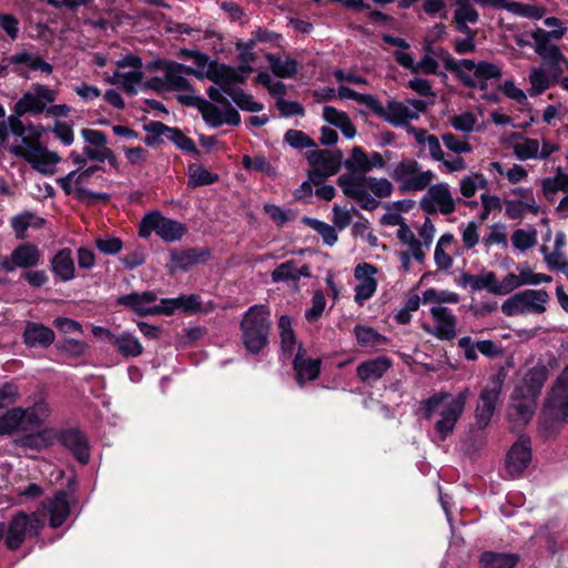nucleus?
Listing matches in <instances>:
<instances>
[{"label":"nucleus","mask_w":568,"mask_h":568,"mask_svg":"<svg viewBox=\"0 0 568 568\" xmlns=\"http://www.w3.org/2000/svg\"><path fill=\"white\" fill-rule=\"evenodd\" d=\"M377 273V267L367 262L359 263L355 266L354 278L356 285L354 287V301L358 305H364V303L376 293L378 285L376 280Z\"/></svg>","instance_id":"obj_21"},{"label":"nucleus","mask_w":568,"mask_h":568,"mask_svg":"<svg viewBox=\"0 0 568 568\" xmlns=\"http://www.w3.org/2000/svg\"><path fill=\"white\" fill-rule=\"evenodd\" d=\"M49 523L52 528L60 527L69 517L70 507L65 491H58L48 501Z\"/></svg>","instance_id":"obj_35"},{"label":"nucleus","mask_w":568,"mask_h":568,"mask_svg":"<svg viewBox=\"0 0 568 568\" xmlns=\"http://www.w3.org/2000/svg\"><path fill=\"white\" fill-rule=\"evenodd\" d=\"M209 256L210 252L203 248L173 250L170 253V261L174 270L186 271L193 265L205 262Z\"/></svg>","instance_id":"obj_31"},{"label":"nucleus","mask_w":568,"mask_h":568,"mask_svg":"<svg viewBox=\"0 0 568 568\" xmlns=\"http://www.w3.org/2000/svg\"><path fill=\"white\" fill-rule=\"evenodd\" d=\"M22 407L8 409L0 416V436H10L17 432H28Z\"/></svg>","instance_id":"obj_39"},{"label":"nucleus","mask_w":568,"mask_h":568,"mask_svg":"<svg viewBox=\"0 0 568 568\" xmlns=\"http://www.w3.org/2000/svg\"><path fill=\"white\" fill-rule=\"evenodd\" d=\"M221 89L229 94L234 103L243 111L260 112L264 109V105L255 101L252 94L245 93L242 90H232L231 87H229L227 79L221 83Z\"/></svg>","instance_id":"obj_45"},{"label":"nucleus","mask_w":568,"mask_h":568,"mask_svg":"<svg viewBox=\"0 0 568 568\" xmlns=\"http://www.w3.org/2000/svg\"><path fill=\"white\" fill-rule=\"evenodd\" d=\"M519 561L515 554L485 552L480 558L481 568H514Z\"/></svg>","instance_id":"obj_54"},{"label":"nucleus","mask_w":568,"mask_h":568,"mask_svg":"<svg viewBox=\"0 0 568 568\" xmlns=\"http://www.w3.org/2000/svg\"><path fill=\"white\" fill-rule=\"evenodd\" d=\"M469 394L468 388L462 389L456 396L447 392H438L419 403L423 418L435 419L434 429L439 440L444 442L453 434L465 410Z\"/></svg>","instance_id":"obj_1"},{"label":"nucleus","mask_w":568,"mask_h":568,"mask_svg":"<svg viewBox=\"0 0 568 568\" xmlns=\"http://www.w3.org/2000/svg\"><path fill=\"white\" fill-rule=\"evenodd\" d=\"M51 270L62 282L73 280L75 276V266L71 250H60L51 261Z\"/></svg>","instance_id":"obj_36"},{"label":"nucleus","mask_w":568,"mask_h":568,"mask_svg":"<svg viewBox=\"0 0 568 568\" xmlns=\"http://www.w3.org/2000/svg\"><path fill=\"white\" fill-rule=\"evenodd\" d=\"M62 444L73 454L82 464L90 459V448L87 437L78 429H69L62 434Z\"/></svg>","instance_id":"obj_32"},{"label":"nucleus","mask_w":568,"mask_h":568,"mask_svg":"<svg viewBox=\"0 0 568 568\" xmlns=\"http://www.w3.org/2000/svg\"><path fill=\"white\" fill-rule=\"evenodd\" d=\"M255 82L265 87L270 95L275 98L276 101L283 100L286 94V85L282 81L273 80L272 75L266 71L258 72Z\"/></svg>","instance_id":"obj_63"},{"label":"nucleus","mask_w":568,"mask_h":568,"mask_svg":"<svg viewBox=\"0 0 568 568\" xmlns=\"http://www.w3.org/2000/svg\"><path fill=\"white\" fill-rule=\"evenodd\" d=\"M99 169V165H91L82 170H73L60 178L58 184L67 194H74L79 200H85V194H92V191L85 189L84 185Z\"/></svg>","instance_id":"obj_26"},{"label":"nucleus","mask_w":568,"mask_h":568,"mask_svg":"<svg viewBox=\"0 0 568 568\" xmlns=\"http://www.w3.org/2000/svg\"><path fill=\"white\" fill-rule=\"evenodd\" d=\"M424 109L425 103L420 100H408L407 102L389 101L384 106L376 99L375 106H372V111L395 126H404L409 121L418 119Z\"/></svg>","instance_id":"obj_14"},{"label":"nucleus","mask_w":568,"mask_h":568,"mask_svg":"<svg viewBox=\"0 0 568 568\" xmlns=\"http://www.w3.org/2000/svg\"><path fill=\"white\" fill-rule=\"evenodd\" d=\"M459 301V294L449 290L427 288L423 292V304H430L432 306L457 304Z\"/></svg>","instance_id":"obj_53"},{"label":"nucleus","mask_w":568,"mask_h":568,"mask_svg":"<svg viewBox=\"0 0 568 568\" xmlns=\"http://www.w3.org/2000/svg\"><path fill=\"white\" fill-rule=\"evenodd\" d=\"M558 151L559 144L546 138L532 139L520 136L513 143V153L519 161H546Z\"/></svg>","instance_id":"obj_15"},{"label":"nucleus","mask_w":568,"mask_h":568,"mask_svg":"<svg viewBox=\"0 0 568 568\" xmlns=\"http://www.w3.org/2000/svg\"><path fill=\"white\" fill-rule=\"evenodd\" d=\"M43 223V219L29 211L17 214L11 219V227L13 229L17 239L20 240L24 239L26 232L30 226L40 227Z\"/></svg>","instance_id":"obj_52"},{"label":"nucleus","mask_w":568,"mask_h":568,"mask_svg":"<svg viewBox=\"0 0 568 568\" xmlns=\"http://www.w3.org/2000/svg\"><path fill=\"white\" fill-rule=\"evenodd\" d=\"M80 134L85 142L83 153L95 162H103V156L108 151V139L104 132L95 129H82Z\"/></svg>","instance_id":"obj_29"},{"label":"nucleus","mask_w":568,"mask_h":568,"mask_svg":"<svg viewBox=\"0 0 568 568\" xmlns=\"http://www.w3.org/2000/svg\"><path fill=\"white\" fill-rule=\"evenodd\" d=\"M10 152L23 158L33 170L43 175H52L61 160L58 153L49 151L37 142H30L26 138H22L20 144L11 146Z\"/></svg>","instance_id":"obj_12"},{"label":"nucleus","mask_w":568,"mask_h":568,"mask_svg":"<svg viewBox=\"0 0 568 568\" xmlns=\"http://www.w3.org/2000/svg\"><path fill=\"white\" fill-rule=\"evenodd\" d=\"M349 174L365 175L369 172L367 153L361 146H354L348 159L344 162Z\"/></svg>","instance_id":"obj_59"},{"label":"nucleus","mask_w":568,"mask_h":568,"mask_svg":"<svg viewBox=\"0 0 568 568\" xmlns=\"http://www.w3.org/2000/svg\"><path fill=\"white\" fill-rule=\"evenodd\" d=\"M272 72L283 79L293 78L298 71V63L292 58H281L272 53L266 54Z\"/></svg>","instance_id":"obj_49"},{"label":"nucleus","mask_w":568,"mask_h":568,"mask_svg":"<svg viewBox=\"0 0 568 568\" xmlns=\"http://www.w3.org/2000/svg\"><path fill=\"white\" fill-rule=\"evenodd\" d=\"M390 366V358L382 355L361 363L356 368V373L362 382L377 381L383 377Z\"/></svg>","instance_id":"obj_33"},{"label":"nucleus","mask_w":568,"mask_h":568,"mask_svg":"<svg viewBox=\"0 0 568 568\" xmlns=\"http://www.w3.org/2000/svg\"><path fill=\"white\" fill-rule=\"evenodd\" d=\"M58 91L41 83H33L14 103L12 114L8 118L12 131L19 135L23 133L20 118L24 114L39 115L45 112L47 105L57 100Z\"/></svg>","instance_id":"obj_3"},{"label":"nucleus","mask_w":568,"mask_h":568,"mask_svg":"<svg viewBox=\"0 0 568 568\" xmlns=\"http://www.w3.org/2000/svg\"><path fill=\"white\" fill-rule=\"evenodd\" d=\"M186 231L185 224L164 216L160 211H151L140 222L139 236L148 239L155 233L164 242L173 243L180 241Z\"/></svg>","instance_id":"obj_10"},{"label":"nucleus","mask_w":568,"mask_h":568,"mask_svg":"<svg viewBox=\"0 0 568 568\" xmlns=\"http://www.w3.org/2000/svg\"><path fill=\"white\" fill-rule=\"evenodd\" d=\"M541 189L546 195L559 191L568 193V173L561 166H557L552 176L541 181Z\"/></svg>","instance_id":"obj_56"},{"label":"nucleus","mask_w":568,"mask_h":568,"mask_svg":"<svg viewBox=\"0 0 568 568\" xmlns=\"http://www.w3.org/2000/svg\"><path fill=\"white\" fill-rule=\"evenodd\" d=\"M156 296L151 292L142 294H129L121 296L119 303L133 310L140 315H153Z\"/></svg>","instance_id":"obj_40"},{"label":"nucleus","mask_w":568,"mask_h":568,"mask_svg":"<svg viewBox=\"0 0 568 568\" xmlns=\"http://www.w3.org/2000/svg\"><path fill=\"white\" fill-rule=\"evenodd\" d=\"M419 205L426 213L448 215L456 210V200L446 182L430 184L422 196Z\"/></svg>","instance_id":"obj_16"},{"label":"nucleus","mask_w":568,"mask_h":568,"mask_svg":"<svg viewBox=\"0 0 568 568\" xmlns=\"http://www.w3.org/2000/svg\"><path fill=\"white\" fill-rule=\"evenodd\" d=\"M14 445L26 449L40 452L50 445L47 432L26 434L14 439Z\"/></svg>","instance_id":"obj_58"},{"label":"nucleus","mask_w":568,"mask_h":568,"mask_svg":"<svg viewBox=\"0 0 568 568\" xmlns=\"http://www.w3.org/2000/svg\"><path fill=\"white\" fill-rule=\"evenodd\" d=\"M531 462L530 439L520 436L510 447L506 457V469L511 477L520 475Z\"/></svg>","instance_id":"obj_27"},{"label":"nucleus","mask_w":568,"mask_h":568,"mask_svg":"<svg viewBox=\"0 0 568 568\" xmlns=\"http://www.w3.org/2000/svg\"><path fill=\"white\" fill-rule=\"evenodd\" d=\"M517 272V277L521 286H536L542 283H550L552 281L551 276L547 274L534 272L528 263L518 264Z\"/></svg>","instance_id":"obj_60"},{"label":"nucleus","mask_w":568,"mask_h":568,"mask_svg":"<svg viewBox=\"0 0 568 568\" xmlns=\"http://www.w3.org/2000/svg\"><path fill=\"white\" fill-rule=\"evenodd\" d=\"M113 345L124 357H138L143 353V346L139 338L129 332L116 335Z\"/></svg>","instance_id":"obj_51"},{"label":"nucleus","mask_w":568,"mask_h":568,"mask_svg":"<svg viewBox=\"0 0 568 568\" xmlns=\"http://www.w3.org/2000/svg\"><path fill=\"white\" fill-rule=\"evenodd\" d=\"M510 241L516 250L526 252L537 244V231L534 227L518 229L511 234Z\"/></svg>","instance_id":"obj_61"},{"label":"nucleus","mask_w":568,"mask_h":568,"mask_svg":"<svg viewBox=\"0 0 568 568\" xmlns=\"http://www.w3.org/2000/svg\"><path fill=\"white\" fill-rule=\"evenodd\" d=\"M219 176L207 169L199 164H192L189 168V183L190 187H197L202 185H210L216 182Z\"/></svg>","instance_id":"obj_62"},{"label":"nucleus","mask_w":568,"mask_h":568,"mask_svg":"<svg viewBox=\"0 0 568 568\" xmlns=\"http://www.w3.org/2000/svg\"><path fill=\"white\" fill-rule=\"evenodd\" d=\"M152 126V131L154 133L172 141L181 150L187 152H196L194 142L179 129L169 128L160 122L153 123Z\"/></svg>","instance_id":"obj_42"},{"label":"nucleus","mask_w":568,"mask_h":568,"mask_svg":"<svg viewBox=\"0 0 568 568\" xmlns=\"http://www.w3.org/2000/svg\"><path fill=\"white\" fill-rule=\"evenodd\" d=\"M192 106H196L201 112L203 120L213 128H217L223 124L237 125L241 122L239 112L230 102L217 105L196 95V102Z\"/></svg>","instance_id":"obj_19"},{"label":"nucleus","mask_w":568,"mask_h":568,"mask_svg":"<svg viewBox=\"0 0 568 568\" xmlns=\"http://www.w3.org/2000/svg\"><path fill=\"white\" fill-rule=\"evenodd\" d=\"M357 343L362 347L377 348L386 343V337L368 326L357 325L354 328Z\"/></svg>","instance_id":"obj_57"},{"label":"nucleus","mask_w":568,"mask_h":568,"mask_svg":"<svg viewBox=\"0 0 568 568\" xmlns=\"http://www.w3.org/2000/svg\"><path fill=\"white\" fill-rule=\"evenodd\" d=\"M303 222L316 231L326 245H334L337 242V233L334 226L312 217H304Z\"/></svg>","instance_id":"obj_64"},{"label":"nucleus","mask_w":568,"mask_h":568,"mask_svg":"<svg viewBox=\"0 0 568 568\" xmlns=\"http://www.w3.org/2000/svg\"><path fill=\"white\" fill-rule=\"evenodd\" d=\"M488 187L487 178L480 172H470L464 175L458 183V190L463 197L470 199L477 191Z\"/></svg>","instance_id":"obj_47"},{"label":"nucleus","mask_w":568,"mask_h":568,"mask_svg":"<svg viewBox=\"0 0 568 568\" xmlns=\"http://www.w3.org/2000/svg\"><path fill=\"white\" fill-rule=\"evenodd\" d=\"M278 329L281 336V348L285 356L291 357L295 349V334L292 327V321L288 316L283 315L278 320Z\"/></svg>","instance_id":"obj_55"},{"label":"nucleus","mask_w":568,"mask_h":568,"mask_svg":"<svg viewBox=\"0 0 568 568\" xmlns=\"http://www.w3.org/2000/svg\"><path fill=\"white\" fill-rule=\"evenodd\" d=\"M270 328V308L262 304L251 306L241 322L245 348L252 354H258L267 344Z\"/></svg>","instance_id":"obj_5"},{"label":"nucleus","mask_w":568,"mask_h":568,"mask_svg":"<svg viewBox=\"0 0 568 568\" xmlns=\"http://www.w3.org/2000/svg\"><path fill=\"white\" fill-rule=\"evenodd\" d=\"M310 267L307 265L297 266L295 261H286L272 272V282H298L301 277H308Z\"/></svg>","instance_id":"obj_37"},{"label":"nucleus","mask_w":568,"mask_h":568,"mask_svg":"<svg viewBox=\"0 0 568 568\" xmlns=\"http://www.w3.org/2000/svg\"><path fill=\"white\" fill-rule=\"evenodd\" d=\"M537 398L514 390L507 410V419L514 427L528 425L535 416Z\"/></svg>","instance_id":"obj_22"},{"label":"nucleus","mask_w":568,"mask_h":568,"mask_svg":"<svg viewBox=\"0 0 568 568\" xmlns=\"http://www.w3.org/2000/svg\"><path fill=\"white\" fill-rule=\"evenodd\" d=\"M179 57L183 60L191 61L190 73L199 79L207 78L214 82L222 83L225 80L224 73H232L229 68L222 65L219 70L209 61V57L197 50L183 49L179 52Z\"/></svg>","instance_id":"obj_20"},{"label":"nucleus","mask_w":568,"mask_h":568,"mask_svg":"<svg viewBox=\"0 0 568 568\" xmlns=\"http://www.w3.org/2000/svg\"><path fill=\"white\" fill-rule=\"evenodd\" d=\"M436 229L430 221L426 217L424 223L418 227V237L408 225H400L396 232L397 239L403 245L414 255V260L418 263H424L426 258L425 250H428L433 243Z\"/></svg>","instance_id":"obj_13"},{"label":"nucleus","mask_w":568,"mask_h":568,"mask_svg":"<svg viewBox=\"0 0 568 568\" xmlns=\"http://www.w3.org/2000/svg\"><path fill=\"white\" fill-rule=\"evenodd\" d=\"M295 371V379L297 384L303 387L307 382L315 381L321 373V361L314 358H306L298 348L297 354L293 361Z\"/></svg>","instance_id":"obj_30"},{"label":"nucleus","mask_w":568,"mask_h":568,"mask_svg":"<svg viewBox=\"0 0 568 568\" xmlns=\"http://www.w3.org/2000/svg\"><path fill=\"white\" fill-rule=\"evenodd\" d=\"M544 24L550 28V31H545L542 29H538L534 33V40L536 42V51L544 59H549L554 63L559 62L564 59L559 48L557 45H547L545 41L548 38H552L555 40H560L567 31V28L562 24V22L555 17H549L544 20Z\"/></svg>","instance_id":"obj_18"},{"label":"nucleus","mask_w":568,"mask_h":568,"mask_svg":"<svg viewBox=\"0 0 568 568\" xmlns=\"http://www.w3.org/2000/svg\"><path fill=\"white\" fill-rule=\"evenodd\" d=\"M108 81L112 84L122 87L129 93H136L142 82V70H116Z\"/></svg>","instance_id":"obj_46"},{"label":"nucleus","mask_w":568,"mask_h":568,"mask_svg":"<svg viewBox=\"0 0 568 568\" xmlns=\"http://www.w3.org/2000/svg\"><path fill=\"white\" fill-rule=\"evenodd\" d=\"M54 333L50 327L29 322L23 332V342L30 347H48L54 342Z\"/></svg>","instance_id":"obj_34"},{"label":"nucleus","mask_w":568,"mask_h":568,"mask_svg":"<svg viewBox=\"0 0 568 568\" xmlns=\"http://www.w3.org/2000/svg\"><path fill=\"white\" fill-rule=\"evenodd\" d=\"M550 295L546 290H524L510 295L500 306L504 315L514 317L531 314L541 315L547 311Z\"/></svg>","instance_id":"obj_8"},{"label":"nucleus","mask_w":568,"mask_h":568,"mask_svg":"<svg viewBox=\"0 0 568 568\" xmlns=\"http://www.w3.org/2000/svg\"><path fill=\"white\" fill-rule=\"evenodd\" d=\"M24 414V422L29 430L39 428L44 424L47 418L49 417L51 409L48 402L44 399H40L36 402L32 406L22 408Z\"/></svg>","instance_id":"obj_44"},{"label":"nucleus","mask_w":568,"mask_h":568,"mask_svg":"<svg viewBox=\"0 0 568 568\" xmlns=\"http://www.w3.org/2000/svg\"><path fill=\"white\" fill-rule=\"evenodd\" d=\"M337 184L343 193L355 200L364 210H375L379 202L368 193V183L366 175L343 174L337 179Z\"/></svg>","instance_id":"obj_17"},{"label":"nucleus","mask_w":568,"mask_h":568,"mask_svg":"<svg viewBox=\"0 0 568 568\" xmlns=\"http://www.w3.org/2000/svg\"><path fill=\"white\" fill-rule=\"evenodd\" d=\"M41 261V252L37 245L23 243L18 245L10 256H0V267L4 272H13L16 268H30L37 266Z\"/></svg>","instance_id":"obj_23"},{"label":"nucleus","mask_w":568,"mask_h":568,"mask_svg":"<svg viewBox=\"0 0 568 568\" xmlns=\"http://www.w3.org/2000/svg\"><path fill=\"white\" fill-rule=\"evenodd\" d=\"M43 526V520L36 513L28 515L19 511L11 518L3 534L6 547L9 550L19 549L26 540L38 537Z\"/></svg>","instance_id":"obj_11"},{"label":"nucleus","mask_w":568,"mask_h":568,"mask_svg":"<svg viewBox=\"0 0 568 568\" xmlns=\"http://www.w3.org/2000/svg\"><path fill=\"white\" fill-rule=\"evenodd\" d=\"M568 422V387L552 386L539 417V430L545 436L557 432V425Z\"/></svg>","instance_id":"obj_7"},{"label":"nucleus","mask_w":568,"mask_h":568,"mask_svg":"<svg viewBox=\"0 0 568 568\" xmlns=\"http://www.w3.org/2000/svg\"><path fill=\"white\" fill-rule=\"evenodd\" d=\"M27 67L31 71H41L43 73H51L52 67L42 58L28 51H20L10 57H7L0 62V73L6 75L7 71L11 69L17 74H22V68Z\"/></svg>","instance_id":"obj_24"},{"label":"nucleus","mask_w":568,"mask_h":568,"mask_svg":"<svg viewBox=\"0 0 568 568\" xmlns=\"http://www.w3.org/2000/svg\"><path fill=\"white\" fill-rule=\"evenodd\" d=\"M389 175L402 192L425 191L435 179V173L432 170H424L414 159H404L394 163Z\"/></svg>","instance_id":"obj_6"},{"label":"nucleus","mask_w":568,"mask_h":568,"mask_svg":"<svg viewBox=\"0 0 568 568\" xmlns=\"http://www.w3.org/2000/svg\"><path fill=\"white\" fill-rule=\"evenodd\" d=\"M454 18L458 30L468 33V23L474 24L478 20V13L473 7L471 0H457Z\"/></svg>","instance_id":"obj_48"},{"label":"nucleus","mask_w":568,"mask_h":568,"mask_svg":"<svg viewBox=\"0 0 568 568\" xmlns=\"http://www.w3.org/2000/svg\"><path fill=\"white\" fill-rule=\"evenodd\" d=\"M323 118L329 124L338 128L346 139L351 140L356 135V128L345 112L326 105L323 108Z\"/></svg>","instance_id":"obj_41"},{"label":"nucleus","mask_w":568,"mask_h":568,"mask_svg":"<svg viewBox=\"0 0 568 568\" xmlns=\"http://www.w3.org/2000/svg\"><path fill=\"white\" fill-rule=\"evenodd\" d=\"M505 374L498 372L487 379L483 386L475 408V424L485 429L491 422L504 388Z\"/></svg>","instance_id":"obj_9"},{"label":"nucleus","mask_w":568,"mask_h":568,"mask_svg":"<svg viewBox=\"0 0 568 568\" xmlns=\"http://www.w3.org/2000/svg\"><path fill=\"white\" fill-rule=\"evenodd\" d=\"M445 68L453 72L465 87L485 91L503 77L501 68L488 61L471 59H455L449 53L440 54Z\"/></svg>","instance_id":"obj_2"},{"label":"nucleus","mask_w":568,"mask_h":568,"mask_svg":"<svg viewBox=\"0 0 568 568\" xmlns=\"http://www.w3.org/2000/svg\"><path fill=\"white\" fill-rule=\"evenodd\" d=\"M163 77H155L149 81V87L159 91L179 92L178 100L184 105H193L196 102V94L187 79L191 74V67L174 61H163Z\"/></svg>","instance_id":"obj_4"},{"label":"nucleus","mask_w":568,"mask_h":568,"mask_svg":"<svg viewBox=\"0 0 568 568\" xmlns=\"http://www.w3.org/2000/svg\"><path fill=\"white\" fill-rule=\"evenodd\" d=\"M307 160L312 166L332 176L341 168V158L328 150H315L308 153Z\"/></svg>","instance_id":"obj_38"},{"label":"nucleus","mask_w":568,"mask_h":568,"mask_svg":"<svg viewBox=\"0 0 568 568\" xmlns=\"http://www.w3.org/2000/svg\"><path fill=\"white\" fill-rule=\"evenodd\" d=\"M430 315L434 321L433 326L423 325V328L430 335L442 339L449 341L456 335L457 317L447 306H430Z\"/></svg>","instance_id":"obj_25"},{"label":"nucleus","mask_w":568,"mask_h":568,"mask_svg":"<svg viewBox=\"0 0 568 568\" xmlns=\"http://www.w3.org/2000/svg\"><path fill=\"white\" fill-rule=\"evenodd\" d=\"M548 375L549 372L547 366L544 364H537L527 369L514 390L525 395H531V397L538 399L541 389L548 379Z\"/></svg>","instance_id":"obj_28"},{"label":"nucleus","mask_w":568,"mask_h":568,"mask_svg":"<svg viewBox=\"0 0 568 568\" xmlns=\"http://www.w3.org/2000/svg\"><path fill=\"white\" fill-rule=\"evenodd\" d=\"M454 235L449 232L444 233L437 241L434 251V262L439 271H448L454 263L453 257L447 253V248L453 244Z\"/></svg>","instance_id":"obj_50"},{"label":"nucleus","mask_w":568,"mask_h":568,"mask_svg":"<svg viewBox=\"0 0 568 568\" xmlns=\"http://www.w3.org/2000/svg\"><path fill=\"white\" fill-rule=\"evenodd\" d=\"M539 205L532 196L523 200H508L505 202V214L510 220H521L528 214L538 215Z\"/></svg>","instance_id":"obj_43"}]
</instances>
